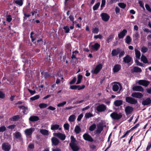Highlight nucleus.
I'll list each match as a JSON object with an SVG mask.
<instances>
[{
  "mask_svg": "<svg viewBox=\"0 0 151 151\" xmlns=\"http://www.w3.org/2000/svg\"><path fill=\"white\" fill-rule=\"evenodd\" d=\"M70 142L69 143V146L73 151H78L80 149L77 141L73 136L70 137Z\"/></svg>",
  "mask_w": 151,
  "mask_h": 151,
  "instance_id": "f257e3e1",
  "label": "nucleus"
},
{
  "mask_svg": "<svg viewBox=\"0 0 151 151\" xmlns=\"http://www.w3.org/2000/svg\"><path fill=\"white\" fill-rule=\"evenodd\" d=\"M13 139L17 142L23 143V139L22 134L19 132L16 131L13 134Z\"/></svg>",
  "mask_w": 151,
  "mask_h": 151,
  "instance_id": "f03ea898",
  "label": "nucleus"
},
{
  "mask_svg": "<svg viewBox=\"0 0 151 151\" xmlns=\"http://www.w3.org/2000/svg\"><path fill=\"white\" fill-rule=\"evenodd\" d=\"M110 116L112 119L118 120L121 119L122 117V115L121 113H118L116 112H114L110 114Z\"/></svg>",
  "mask_w": 151,
  "mask_h": 151,
  "instance_id": "7ed1b4c3",
  "label": "nucleus"
},
{
  "mask_svg": "<svg viewBox=\"0 0 151 151\" xmlns=\"http://www.w3.org/2000/svg\"><path fill=\"white\" fill-rule=\"evenodd\" d=\"M125 101L127 102L132 104H136L137 103V99L131 97H126Z\"/></svg>",
  "mask_w": 151,
  "mask_h": 151,
  "instance_id": "20e7f679",
  "label": "nucleus"
},
{
  "mask_svg": "<svg viewBox=\"0 0 151 151\" xmlns=\"http://www.w3.org/2000/svg\"><path fill=\"white\" fill-rule=\"evenodd\" d=\"M35 130V129L34 128H31L26 129L24 130V132L26 135L27 137H29L31 138L32 134Z\"/></svg>",
  "mask_w": 151,
  "mask_h": 151,
  "instance_id": "39448f33",
  "label": "nucleus"
},
{
  "mask_svg": "<svg viewBox=\"0 0 151 151\" xmlns=\"http://www.w3.org/2000/svg\"><path fill=\"white\" fill-rule=\"evenodd\" d=\"M96 110L99 112L104 111L106 109V107L104 104H100L96 107Z\"/></svg>",
  "mask_w": 151,
  "mask_h": 151,
  "instance_id": "423d86ee",
  "label": "nucleus"
},
{
  "mask_svg": "<svg viewBox=\"0 0 151 151\" xmlns=\"http://www.w3.org/2000/svg\"><path fill=\"white\" fill-rule=\"evenodd\" d=\"M11 147V145L8 142H4L1 145L2 149L4 151H9Z\"/></svg>",
  "mask_w": 151,
  "mask_h": 151,
  "instance_id": "0eeeda50",
  "label": "nucleus"
},
{
  "mask_svg": "<svg viewBox=\"0 0 151 151\" xmlns=\"http://www.w3.org/2000/svg\"><path fill=\"white\" fill-rule=\"evenodd\" d=\"M53 135L62 141L64 140L66 137L65 134H62L60 132L54 133L53 134Z\"/></svg>",
  "mask_w": 151,
  "mask_h": 151,
  "instance_id": "6e6552de",
  "label": "nucleus"
},
{
  "mask_svg": "<svg viewBox=\"0 0 151 151\" xmlns=\"http://www.w3.org/2000/svg\"><path fill=\"white\" fill-rule=\"evenodd\" d=\"M103 68V65L101 63H99L96 65L93 71V73L94 74H97Z\"/></svg>",
  "mask_w": 151,
  "mask_h": 151,
  "instance_id": "1a4fd4ad",
  "label": "nucleus"
},
{
  "mask_svg": "<svg viewBox=\"0 0 151 151\" xmlns=\"http://www.w3.org/2000/svg\"><path fill=\"white\" fill-rule=\"evenodd\" d=\"M85 88V86L83 85L82 86L80 85H74L71 86H70V89L72 90H80L84 89Z\"/></svg>",
  "mask_w": 151,
  "mask_h": 151,
  "instance_id": "9d476101",
  "label": "nucleus"
},
{
  "mask_svg": "<svg viewBox=\"0 0 151 151\" xmlns=\"http://www.w3.org/2000/svg\"><path fill=\"white\" fill-rule=\"evenodd\" d=\"M84 139L90 142H93V140L92 137L88 134L86 133L83 135Z\"/></svg>",
  "mask_w": 151,
  "mask_h": 151,
  "instance_id": "9b49d317",
  "label": "nucleus"
},
{
  "mask_svg": "<svg viewBox=\"0 0 151 151\" xmlns=\"http://www.w3.org/2000/svg\"><path fill=\"white\" fill-rule=\"evenodd\" d=\"M150 83V82L146 80H139L138 82L139 85L145 86H147Z\"/></svg>",
  "mask_w": 151,
  "mask_h": 151,
  "instance_id": "f8f14e48",
  "label": "nucleus"
},
{
  "mask_svg": "<svg viewBox=\"0 0 151 151\" xmlns=\"http://www.w3.org/2000/svg\"><path fill=\"white\" fill-rule=\"evenodd\" d=\"M133 110V107L130 106H127L125 109V111L127 115L131 114Z\"/></svg>",
  "mask_w": 151,
  "mask_h": 151,
  "instance_id": "ddd939ff",
  "label": "nucleus"
},
{
  "mask_svg": "<svg viewBox=\"0 0 151 151\" xmlns=\"http://www.w3.org/2000/svg\"><path fill=\"white\" fill-rule=\"evenodd\" d=\"M132 97L136 98L141 99L143 96L142 93L140 92H134L131 94Z\"/></svg>",
  "mask_w": 151,
  "mask_h": 151,
  "instance_id": "4468645a",
  "label": "nucleus"
},
{
  "mask_svg": "<svg viewBox=\"0 0 151 151\" xmlns=\"http://www.w3.org/2000/svg\"><path fill=\"white\" fill-rule=\"evenodd\" d=\"M123 61L125 63H129L132 61V58L129 55H127L123 58Z\"/></svg>",
  "mask_w": 151,
  "mask_h": 151,
  "instance_id": "2eb2a0df",
  "label": "nucleus"
},
{
  "mask_svg": "<svg viewBox=\"0 0 151 151\" xmlns=\"http://www.w3.org/2000/svg\"><path fill=\"white\" fill-rule=\"evenodd\" d=\"M51 140L52 145L57 146L58 145L60 142L59 140L55 137H52Z\"/></svg>",
  "mask_w": 151,
  "mask_h": 151,
  "instance_id": "dca6fc26",
  "label": "nucleus"
},
{
  "mask_svg": "<svg viewBox=\"0 0 151 151\" xmlns=\"http://www.w3.org/2000/svg\"><path fill=\"white\" fill-rule=\"evenodd\" d=\"M101 16L102 20L105 22L107 21L110 18L108 14L104 13H102L101 14Z\"/></svg>",
  "mask_w": 151,
  "mask_h": 151,
  "instance_id": "f3484780",
  "label": "nucleus"
},
{
  "mask_svg": "<svg viewBox=\"0 0 151 151\" xmlns=\"http://www.w3.org/2000/svg\"><path fill=\"white\" fill-rule=\"evenodd\" d=\"M121 50V49L119 48L113 50L111 52L112 56H115L117 55L120 52Z\"/></svg>",
  "mask_w": 151,
  "mask_h": 151,
  "instance_id": "a211bd4d",
  "label": "nucleus"
},
{
  "mask_svg": "<svg viewBox=\"0 0 151 151\" xmlns=\"http://www.w3.org/2000/svg\"><path fill=\"white\" fill-rule=\"evenodd\" d=\"M132 90L134 91H144L143 88L142 86H134L132 88Z\"/></svg>",
  "mask_w": 151,
  "mask_h": 151,
  "instance_id": "6ab92c4d",
  "label": "nucleus"
},
{
  "mask_svg": "<svg viewBox=\"0 0 151 151\" xmlns=\"http://www.w3.org/2000/svg\"><path fill=\"white\" fill-rule=\"evenodd\" d=\"M100 47V45L98 43H96L91 46V49L93 51H97L99 50Z\"/></svg>",
  "mask_w": 151,
  "mask_h": 151,
  "instance_id": "aec40b11",
  "label": "nucleus"
},
{
  "mask_svg": "<svg viewBox=\"0 0 151 151\" xmlns=\"http://www.w3.org/2000/svg\"><path fill=\"white\" fill-rule=\"evenodd\" d=\"M131 72L132 73H141L142 71L141 69L137 67H134L131 70Z\"/></svg>",
  "mask_w": 151,
  "mask_h": 151,
  "instance_id": "412c9836",
  "label": "nucleus"
},
{
  "mask_svg": "<svg viewBox=\"0 0 151 151\" xmlns=\"http://www.w3.org/2000/svg\"><path fill=\"white\" fill-rule=\"evenodd\" d=\"M151 103V100L150 98H147L142 102V104L143 106L148 105Z\"/></svg>",
  "mask_w": 151,
  "mask_h": 151,
  "instance_id": "4be33fe9",
  "label": "nucleus"
},
{
  "mask_svg": "<svg viewBox=\"0 0 151 151\" xmlns=\"http://www.w3.org/2000/svg\"><path fill=\"white\" fill-rule=\"evenodd\" d=\"M19 109H22L23 110V112L25 114H27L29 112L28 108L27 107L22 106H19Z\"/></svg>",
  "mask_w": 151,
  "mask_h": 151,
  "instance_id": "5701e85b",
  "label": "nucleus"
},
{
  "mask_svg": "<svg viewBox=\"0 0 151 151\" xmlns=\"http://www.w3.org/2000/svg\"><path fill=\"white\" fill-rule=\"evenodd\" d=\"M121 66L120 65L116 64L113 68V72L114 73H117L121 69Z\"/></svg>",
  "mask_w": 151,
  "mask_h": 151,
  "instance_id": "b1692460",
  "label": "nucleus"
},
{
  "mask_svg": "<svg viewBox=\"0 0 151 151\" xmlns=\"http://www.w3.org/2000/svg\"><path fill=\"white\" fill-rule=\"evenodd\" d=\"M39 120V117L37 116H31L29 118V120L32 122L37 121Z\"/></svg>",
  "mask_w": 151,
  "mask_h": 151,
  "instance_id": "393cba45",
  "label": "nucleus"
},
{
  "mask_svg": "<svg viewBox=\"0 0 151 151\" xmlns=\"http://www.w3.org/2000/svg\"><path fill=\"white\" fill-rule=\"evenodd\" d=\"M127 31L125 29H124L118 34L119 38H123L126 35Z\"/></svg>",
  "mask_w": 151,
  "mask_h": 151,
  "instance_id": "a878e982",
  "label": "nucleus"
},
{
  "mask_svg": "<svg viewBox=\"0 0 151 151\" xmlns=\"http://www.w3.org/2000/svg\"><path fill=\"white\" fill-rule=\"evenodd\" d=\"M123 101L122 100H116L114 102V104L116 106H119L122 104Z\"/></svg>",
  "mask_w": 151,
  "mask_h": 151,
  "instance_id": "bb28decb",
  "label": "nucleus"
},
{
  "mask_svg": "<svg viewBox=\"0 0 151 151\" xmlns=\"http://www.w3.org/2000/svg\"><path fill=\"white\" fill-rule=\"evenodd\" d=\"M103 129V127L100 125L98 127L97 129L95 131L94 133L95 134H100L101 133Z\"/></svg>",
  "mask_w": 151,
  "mask_h": 151,
  "instance_id": "cd10ccee",
  "label": "nucleus"
},
{
  "mask_svg": "<svg viewBox=\"0 0 151 151\" xmlns=\"http://www.w3.org/2000/svg\"><path fill=\"white\" fill-rule=\"evenodd\" d=\"M40 132L43 135H49V132L48 130L45 129H41L40 130Z\"/></svg>",
  "mask_w": 151,
  "mask_h": 151,
  "instance_id": "c85d7f7f",
  "label": "nucleus"
},
{
  "mask_svg": "<svg viewBox=\"0 0 151 151\" xmlns=\"http://www.w3.org/2000/svg\"><path fill=\"white\" fill-rule=\"evenodd\" d=\"M135 55L136 58L139 59L141 55L140 52L136 48L135 49Z\"/></svg>",
  "mask_w": 151,
  "mask_h": 151,
  "instance_id": "c756f323",
  "label": "nucleus"
},
{
  "mask_svg": "<svg viewBox=\"0 0 151 151\" xmlns=\"http://www.w3.org/2000/svg\"><path fill=\"white\" fill-rule=\"evenodd\" d=\"M59 125L57 124L52 125L51 127V129L52 130H57L59 128Z\"/></svg>",
  "mask_w": 151,
  "mask_h": 151,
  "instance_id": "7c9ffc66",
  "label": "nucleus"
},
{
  "mask_svg": "<svg viewBox=\"0 0 151 151\" xmlns=\"http://www.w3.org/2000/svg\"><path fill=\"white\" fill-rule=\"evenodd\" d=\"M74 131L76 134H79L81 131V129L80 127L78 125L76 126L74 129Z\"/></svg>",
  "mask_w": 151,
  "mask_h": 151,
  "instance_id": "2f4dec72",
  "label": "nucleus"
},
{
  "mask_svg": "<svg viewBox=\"0 0 151 151\" xmlns=\"http://www.w3.org/2000/svg\"><path fill=\"white\" fill-rule=\"evenodd\" d=\"M41 77L43 78V76H44L45 78H47L49 77L50 76V74L47 72H42L41 73Z\"/></svg>",
  "mask_w": 151,
  "mask_h": 151,
  "instance_id": "473e14b6",
  "label": "nucleus"
},
{
  "mask_svg": "<svg viewBox=\"0 0 151 151\" xmlns=\"http://www.w3.org/2000/svg\"><path fill=\"white\" fill-rule=\"evenodd\" d=\"M141 60L145 63H148V60L146 56L142 55L141 57Z\"/></svg>",
  "mask_w": 151,
  "mask_h": 151,
  "instance_id": "72a5a7b5",
  "label": "nucleus"
},
{
  "mask_svg": "<svg viewBox=\"0 0 151 151\" xmlns=\"http://www.w3.org/2000/svg\"><path fill=\"white\" fill-rule=\"evenodd\" d=\"M76 116L75 115H70L69 117L68 121L70 122H73L75 121Z\"/></svg>",
  "mask_w": 151,
  "mask_h": 151,
  "instance_id": "f704fd0d",
  "label": "nucleus"
},
{
  "mask_svg": "<svg viewBox=\"0 0 151 151\" xmlns=\"http://www.w3.org/2000/svg\"><path fill=\"white\" fill-rule=\"evenodd\" d=\"M83 78V76L82 75H79L78 76V80L76 84H78L81 83V80Z\"/></svg>",
  "mask_w": 151,
  "mask_h": 151,
  "instance_id": "c9c22d12",
  "label": "nucleus"
},
{
  "mask_svg": "<svg viewBox=\"0 0 151 151\" xmlns=\"http://www.w3.org/2000/svg\"><path fill=\"white\" fill-rule=\"evenodd\" d=\"M119 89V86L117 84H114L113 85L112 90L114 91H117Z\"/></svg>",
  "mask_w": 151,
  "mask_h": 151,
  "instance_id": "e433bc0d",
  "label": "nucleus"
},
{
  "mask_svg": "<svg viewBox=\"0 0 151 151\" xmlns=\"http://www.w3.org/2000/svg\"><path fill=\"white\" fill-rule=\"evenodd\" d=\"M14 3L21 6L23 5V1L22 0H17L14 1Z\"/></svg>",
  "mask_w": 151,
  "mask_h": 151,
  "instance_id": "4c0bfd02",
  "label": "nucleus"
},
{
  "mask_svg": "<svg viewBox=\"0 0 151 151\" xmlns=\"http://www.w3.org/2000/svg\"><path fill=\"white\" fill-rule=\"evenodd\" d=\"M39 106L40 109H44L47 107V105L45 103H41L39 104Z\"/></svg>",
  "mask_w": 151,
  "mask_h": 151,
  "instance_id": "58836bf2",
  "label": "nucleus"
},
{
  "mask_svg": "<svg viewBox=\"0 0 151 151\" xmlns=\"http://www.w3.org/2000/svg\"><path fill=\"white\" fill-rule=\"evenodd\" d=\"M96 127V125L95 124H94L91 125L89 128V130L91 131H93Z\"/></svg>",
  "mask_w": 151,
  "mask_h": 151,
  "instance_id": "ea45409f",
  "label": "nucleus"
},
{
  "mask_svg": "<svg viewBox=\"0 0 151 151\" xmlns=\"http://www.w3.org/2000/svg\"><path fill=\"white\" fill-rule=\"evenodd\" d=\"M19 115H17L13 116L11 120L13 121H16L17 119L19 118Z\"/></svg>",
  "mask_w": 151,
  "mask_h": 151,
  "instance_id": "a19ab883",
  "label": "nucleus"
},
{
  "mask_svg": "<svg viewBox=\"0 0 151 151\" xmlns=\"http://www.w3.org/2000/svg\"><path fill=\"white\" fill-rule=\"evenodd\" d=\"M39 95H37L33 97L30 98V99L31 100L33 101L39 99Z\"/></svg>",
  "mask_w": 151,
  "mask_h": 151,
  "instance_id": "79ce46f5",
  "label": "nucleus"
},
{
  "mask_svg": "<svg viewBox=\"0 0 151 151\" xmlns=\"http://www.w3.org/2000/svg\"><path fill=\"white\" fill-rule=\"evenodd\" d=\"M118 5L121 8L124 9L126 7V4L123 3H119L118 4Z\"/></svg>",
  "mask_w": 151,
  "mask_h": 151,
  "instance_id": "37998d69",
  "label": "nucleus"
},
{
  "mask_svg": "<svg viewBox=\"0 0 151 151\" xmlns=\"http://www.w3.org/2000/svg\"><path fill=\"white\" fill-rule=\"evenodd\" d=\"M93 116V115L92 114H91L90 112L87 113L85 114V117L86 119H88L89 117H91Z\"/></svg>",
  "mask_w": 151,
  "mask_h": 151,
  "instance_id": "c03bdc74",
  "label": "nucleus"
},
{
  "mask_svg": "<svg viewBox=\"0 0 151 151\" xmlns=\"http://www.w3.org/2000/svg\"><path fill=\"white\" fill-rule=\"evenodd\" d=\"M135 62L137 65L141 67L143 66L144 64L140 62L137 59H136L135 60Z\"/></svg>",
  "mask_w": 151,
  "mask_h": 151,
  "instance_id": "a18cd8bd",
  "label": "nucleus"
},
{
  "mask_svg": "<svg viewBox=\"0 0 151 151\" xmlns=\"http://www.w3.org/2000/svg\"><path fill=\"white\" fill-rule=\"evenodd\" d=\"M100 5V3L98 2L93 7V10L95 11L97 10Z\"/></svg>",
  "mask_w": 151,
  "mask_h": 151,
  "instance_id": "49530a36",
  "label": "nucleus"
},
{
  "mask_svg": "<svg viewBox=\"0 0 151 151\" xmlns=\"http://www.w3.org/2000/svg\"><path fill=\"white\" fill-rule=\"evenodd\" d=\"M63 29H64L65 32L68 33L69 32L70 29L69 27L68 26H65L63 27Z\"/></svg>",
  "mask_w": 151,
  "mask_h": 151,
  "instance_id": "de8ad7c7",
  "label": "nucleus"
},
{
  "mask_svg": "<svg viewBox=\"0 0 151 151\" xmlns=\"http://www.w3.org/2000/svg\"><path fill=\"white\" fill-rule=\"evenodd\" d=\"M147 50V48L145 46H143L141 49V51L143 53L146 52Z\"/></svg>",
  "mask_w": 151,
  "mask_h": 151,
  "instance_id": "09e8293b",
  "label": "nucleus"
},
{
  "mask_svg": "<svg viewBox=\"0 0 151 151\" xmlns=\"http://www.w3.org/2000/svg\"><path fill=\"white\" fill-rule=\"evenodd\" d=\"M63 127L65 130H68L69 128V125L68 123L65 124L63 125Z\"/></svg>",
  "mask_w": 151,
  "mask_h": 151,
  "instance_id": "8fccbe9b",
  "label": "nucleus"
},
{
  "mask_svg": "<svg viewBox=\"0 0 151 151\" xmlns=\"http://www.w3.org/2000/svg\"><path fill=\"white\" fill-rule=\"evenodd\" d=\"M66 103V102L65 101H63L62 102L58 104L57 106L58 107H62L63 106L65 105Z\"/></svg>",
  "mask_w": 151,
  "mask_h": 151,
  "instance_id": "3c124183",
  "label": "nucleus"
},
{
  "mask_svg": "<svg viewBox=\"0 0 151 151\" xmlns=\"http://www.w3.org/2000/svg\"><path fill=\"white\" fill-rule=\"evenodd\" d=\"M145 7L147 10L149 12H151V9L150 7V6L147 4H145Z\"/></svg>",
  "mask_w": 151,
  "mask_h": 151,
  "instance_id": "603ef678",
  "label": "nucleus"
},
{
  "mask_svg": "<svg viewBox=\"0 0 151 151\" xmlns=\"http://www.w3.org/2000/svg\"><path fill=\"white\" fill-rule=\"evenodd\" d=\"M99 31V29L95 27L92 29V32L93 33L97 34Z\"/></svg>",
  "mask_w": 151,
  "mask_h": 151,
  "instance_id": "864d4df0",
  "label": "nucleus"
},
{
  "mask_svg": "<svg viewBox=\"0 0 151 151\" xmlns=\"http://www.w3.org/2000/svg\"><path fill=\"white\" fill-rule=\"evenodd\" d=\"M132 41L131 38H125V42L128 44H130Z\"/></svg>",
  "mask_w": 151,
  "mask_h": 151,
  "instance_id": "5fc2aeb1",
  "label": "nucleus"
},
{
  "mask_svg": "<svg viewBox=\"0 0 151 151\" xmlns=\"http://www.w3.org/2000/svg\"><path fill=\"white\" fill-rule=\"evenodd\" d=\"M6 129V127L3 126H1L0 127V132H3L4 131H5Z\"/></svg>",
  "mask_w": 151,
  "mask_h": 151,
  "instance_id": "6e6d98bb",
  "label": "nucleus"
},
{
  "mask_svg": "<svg viewBox=\"0 0 151 151\" xmlns=\"http://www.w3.org/2000/svg\"><path fill=\"white\" fill-rule=\"evenodd\" d=\"M151 141L149 142L148 143L146 149V151H148L151 148Z\"/></svg>",
  "mask_w": 151,
  "mask_h": 151,
  "instance_id": "4d7b16f0",
  "label": "nucleus"
},
{
  "mask_svg": "<svg viewBox=\"0 0 151 151\" xmlns=\"http://www.w3.org/2000/svg\"><path fill=\"white\" fill-rule=\"evenodd\" d=\"M76 77L73 78L72 81H71L69 83V84L70 85L74 84L76 82Z\"/></svg>",
  "mask_w": 151,
  "mask_h": 151,
  "instance_id": "13d9d810",
  "label": "nucleus"
},
{
  "mask_svg": "<svg viewBox=\"0 0 151 151\" xmlns=\"http://www.w3.org/2000/svg\"><path fill=\"white\" fill-rule=\"evenodd\" d=\"M119 54V58H120L124 55L125 54V52L124 51H120V52Z\"/></svg>",
  "mask_w": 151,
  "mask_h": 151,
  "instance_id": "bf43d9fd",
  "label": "nucleus"
},
{
  "mask_svg": "<svg viewBox=\"0 0 151 151\" xmlns=\"http://www.w3.org/2000/svg\"><path fill=\"white\" fill-rule=\"evenodd\" d=\"M139 4L140 6L144 10H145V9L144 7V3H143V2L142 1H139Z\"/></svg>",
  "mask_w": 151,
  "mask_h": 151,
  "instance_id": "052dcab7",
  "label": "nucleus"
},
{
  "mask_svg": "<svg viewBox=\"0 0 151 151\" xmlns=\"http://www.w3.org/2000/svg\"><path fill=\"white\" fill-rule=\"evenodd\" d=\"M12 20V18L11 17V16L10 15H8L6 17L7 21L9 22Z\"/></svg>",
  "mask_w": 151,
  "mask_h": 151,
  "instance_id": "680f3d73",
  "label": "nucleus"
},
{
  "mask_svg": "<svg viewBox=\"0 0 151 151\" xmlns=\"http://www.w3.org/2000/svg\"><path fill=\"white\" fill-rule=\"evenodd\" d=\"M139 125V123L137 124L135 126L133 127L132 128L130 129V130L131 131H132L134 129L137 128L138 127Z\"/></svg>",
  "mask_w": 151,
  "mask_h": 151,
  "instance_id": "e2e57ef3",
  "label": "nucleus"
},
{
  "mask_svg": "<svg viewBox=\"0 0 151 151\" xmlns=\"http://www.w3.org/2000/svg\"><path fill=\"white\" fill-rule=\"evenodd\" d=\"M143 30L146 33H151V30H149L147 28H144L143 29Z\"/></svg>",
  "mask_w": 151,
  "mask_h": 151,
  "instance_id": "0e129e2a",
  "label": "nucleus"
},
{
  "mask_svg": "<svg viewBox=\"0 0 151 151\" xmlns=\"http://www.w3.org/2000/svg\"><path fill=\"white\" fill-rule=\"evenodd\" d=\"M106 3V0H102L101 1V8H103L104 7L105 4Z\"/></svg>",
  "mask_w": 151,
  "mask_h": 151,
  "instance_id": "69168bd1",
  "label": "nucleus"
},
{
  "mask_svg": "<svg viewBox=\"0 0 151 151\" xmlns=\"http://www.w3.org/2000/svg\"><path fill=\"white\" fill-rule=\"evenodd\" d=\"M83 115L82 114H80L78 117L77 120L78 121H80L81 120L82 118L83 117Z\"/></svg>",
  "mask_w": 151,
  "mask_h": 151,
  "instance_id": "338daca9",
  "label": "nucleus"
},
{
  "mask_svg": "<svg viewBox=\"0 0 151 151\" xmlns=\"http://www.w3.org/2000/svg\"><path fill=\"white\" fill-rule=\"evenodd\" d=\"M16 125L15 124H13L8 126L7 127L9 129H14Z\"/></svg>",
  "mask_w": 151,
  "mask_h": 151,
  "instance_id": "774afa93",
  "label": "nucleus"
}]
</instances>
